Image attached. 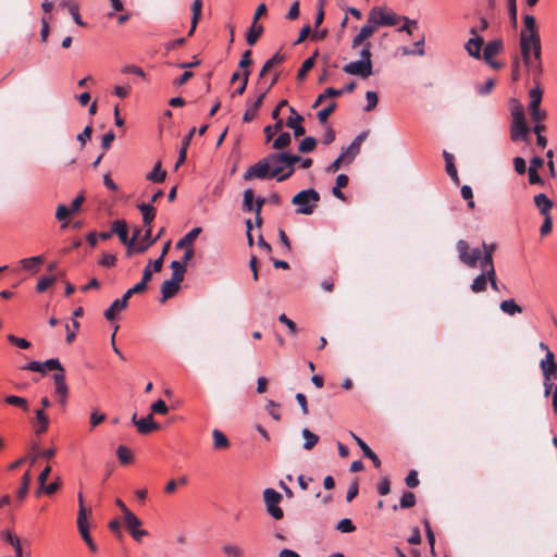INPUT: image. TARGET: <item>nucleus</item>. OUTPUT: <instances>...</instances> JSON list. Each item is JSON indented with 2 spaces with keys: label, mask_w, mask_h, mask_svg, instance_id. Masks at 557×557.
<instances>
[{
  "label": "nucleus",
  "mask_w": 557,
  "mask_h": 557,
  "mask_svg": "<svg viewBox=\"0 0 557 557\" xmlns=\"http://www.w3.org/2000/svg\"><path fill=\"white\" fill-rule=\"evenodd\" d=\"M222 550L227 557H242L243 555L242 548L234 544L224 545Z\"/></svg>",
  "instance_id": "774afa93"
},
{
  "label": "nucleus",
  "mask_w": 557,
  "mask_h": 557,
  "mask_svg": "<svg viewBox=\"0 0 557 557\" xmlns=\"http://www.w3.org/2000/svg\"><path fill=\"white\" fill-rule=\"evenodd\" d=\"M4 401L8 405L20 407L24 411H28L29 410L28 401H27V399H25L23 397L15 396V395H10V396H7L4 398Z\"/></svg>",
  "instance_id": "49530a36"
},
{
  "label": "nucleus",
  "mask_w": 557,
  "mask_h": 557,
  "mask_svg": "<svg viewBox=\"0 0 557 557\" xmlns=\"http://www.w3.org/2000/svg\"><path fill=\"white\" fill-rule=\"evenodd\" d=\"M73 214L71 212V209H69V207H66L65 205H59L57 207V210H55V219L60 222H63L61 227L62 228H65L67 226V218Z\"/></svg>",
  "instance_id": "a18cd8bd"
},
{
  "label": "nucleus",
  "mask_w": 557,
  "mask_h": 557,
  "mask_svg": "<svg viewBox=\"0 0 557 557\" xmlns=\"http://www.w3.org/2000/svg\"><path fill=\"white\" fill-rule=\"evenodd\" d=\"M267 177H271V171L269 163L267 162V158H263L253 165L249 166L244 174V178L246 181L255 178L263 180Z\"/></svg>",
  "instance_id": "9d476101"
},
{
  "label": "nucleus",
  "mask_w": 557,
  "mask_h": 557,
  "mask_svg": "<svg viewBox=\"0 0 557 557\" xmlns=\"http://www.w3.org/2000/svg\"><path fill=\"white\" fill-rule=\"evenodd\" d=\"M499 308L508 315H515L522 312V308L513 299L503 300Z\"/></svg>",
  "instance_id": "2f4dec72"
},
{
  "label": "nucleus",
  "mask_w": 557,
  "mask_h": 557,
  "mask_svg": "<svg viewBox=\"0 0 557 557\" xmlns=\"http://www.w3.org/2000/svg\"><path fill=\"white\" fill-rule=\"evenodd\" d=\"M124 522L135 541L140 542L141 537L147 535L145 530L139 529L141 521L134 513H128L127 517L124 518Z\"/></svg>",
  "instance_id": "4468645a"
},
{
  "label": "nucleus",
  "mask_w": 557,
  "mask_h": 557,
  "mask_svg": "<svg viewBox=\"0 0 557 557\" xmlns=\"http://www.w3.org/2000/svg\"><path fill=\"white\" fill-rule=\"evenodd\" d=\"M132 422L140 434H149L152 431L160 429V424L154 422L152 414H148L147 417L138 419L137 414L134 413L132 417Z\"/></svg>",
  "instance_id": "f8f14e48"
},
{
  "label": "nucleus",
  "mask_w": 557,
  "mask_h": 557,
  "mask_svg": "<svg viewBox=\"0 0 557 557\" xmlns=\"http://www.w3.org/2000/svg\"><path fill=\"white\" fill-rule=\"evenodd\" d=\"M138 209L143 214L145 226H149L154 219V208L149 203H140L138 205Z\"/></svg>",
  "instance_id": "e433bc0d"
},
{
  "label": "nucleus",
  "mask_w": 557,
  "mask_h": 557,
  "mask_svg": "<svg viewBox=\"0 0 557 557\" xmlns=\"http://www.w3.org/2000/svg\"><path fill=\"white\" fill-rule=\"evenodd\" d=\"M290 115L286 120V126L294 131V136L300 137L306 133L305 127L301 125L304 116L300 115L293 107H289Z\"/></svg>",
  "instance_id": "2eb2a0df"
},
{
  "label": "nucleus",
  "mask_w": 557,
  "mask_h": 557,
  "mask_svg": "<svg viewBox=\"0 0 557 557\" xmlns=\"http://www.w3.org/2000/svg\"><path fill=\"white\" fill-rule=\"evenodd\" d=\"M201 9H202V0H194V3L191 5V12H193L191 27L188 32L189 36L195 32L196 25L201 15Z\"/></svg>",
  "instance_id": "ea45409f"
},
{
  "label": "nucleus",
  "mask_w": 557,
  "mask_h": 557,
  "mask_svg": "<svg viewBox=\"0 0 557 557\" xmlns=\"http://www.w3.org/2000/svg\"><path fill=\"white\" fill-rule=\"evenodd\" d=\"M520 47L524 65L534 75L541 73V40L539 34H520Z\"/></svg>",
  "instance_id": "f257e3e1"
},
{
  "label": "nucleus",
  "mask_w": 557,
  "mask_h": 557,
  "mask_svg": "<svg viewBox=\"0 0 557 557\" xmlns=\"http://www.w3.org/2000/svg\"><path fill=\"white\" fill-rule=\"evenodd\" d=\"M366 99H367V104L364 107V111L370 112V111L374 110L379 102L376 92L371 91V90L367 91Z\"/></svg>",
  "instance_id": "680f3d73"
},
{
  "label": "nucleus",
  "mask_w": 557,
  "mask_h": 557,
  "mask_svg": "<svg viewBox=\"0 0 557 557\" xmlns=\"http://www.w3.org/2000/svg\"><path fill=\"white\" fill-rule=\"evenodd\" d=\"M87 515V509L79 510L77 515V528L83 540L90 536Z\"/></svg>",
  "instance_id": "5701e85b"
},
{
  "label": "nucleus",
  "mask_w": 557,
  "mask_h": 557,
  "mask_svg": "<svg viewBox=\"0 0 557 557\" xmlns=\"http://www.w3.org/2000/svg\"><path fill=\"white\" fill-rule=\"evenodd\" d=\"M376 29L377 28L374 26L373 23L367 22V24L363 25L360 28L359 33L352 38L351 48L355 49V48L359 47L360 45H362L363 41H366L369 37H371Z\"/></svg>",
  "instance_id": "dca6fc26"
},
{
  "label": "nucleus",
  "mask_w": 557,
  "mask_h": 557,
  "mask_svg": "<svg viewBox=\"0 0 557 557\" xmlns=\"http://www.w3.org/2000/svg\"><path fill=\"white\" fill-rule=\"evenodd\" d=\"M263 498L267 507V511L276 520L283 518L284 513L278 504L282 500V495L273 488H265L263 492Z\"/></svg>",
  "instance_id": "0eeeda50"
},
{
  "label": "nucleus",
  "mask_w": 557,
  "mask_h": 557,
  "mask_svg": "<svg viewBox=\"0 0 557 557\" xmlns=\"http://www.w3.org/2000/svg\"><path fill=\"white\" fill-rule=\"evenodd\" d=\"M275 124L272 126V125H268L264 127V135H265V138H267V141H270L272 140L274 134L278 131L282 129L283 127V121L282 120H275Z\"/></svg>",
  "instance_id": "bf43d9fd"
},
{
  "label": "nucleus",
  "mask_w": 557,
  "mask_h": 557,
  "mask_svg": "<svg viewBox=\"0 0 557 557\" xmlns=\"http://www.w3.org/2000/svg\"><path fill=\"white\" fill-rule=\"evenodd\" d=\"M416 504V496L411 492H405L400 497V508H411Z\"/></svg>",
  "instance_id": "69168bd1"
},
{
  "label": "nucleus",
  "mask_w": 557,
  "mask_h": 557,
  "mask_svg": "<svg viewBox=\"0 0 557 557\" xmlns=\"http://www.w3.org/2000/svg\"><path fill=\"white\" fill-rule=\"evenodd\" d=\"M253 198H255V195H253V191L251 189H246L244 191L243 209L245 211H249V212L253 211V209H255Z\"/></svg>",
  "instance_id": "13d9d810"
},
{
  "label": "nucleus",
  "mask_w": 557,
  "mask_h": 557,
  "mask_svg": "<svg viewBox=\"0 0 557 557\" xmlns=\"http://www.w3.org/2000/svg\"><path fill=\"white\" fill-rule=\"evenodd\" d=\"M35 419H36L35 432L37 434H42V433L47 432V430L49 428V418L42 409L36 410Z\"/></svg>",
  "instance_id": "a878e982"
},
{
  "label": "nucleus",
  "mask_w": 557,
  "mask_h": 557,
  "mask_svg": "<svg viewBox=\"0 0 557 557\" xmlns=\"http://www.w3.org/2000/svg\"><path fill=\"white\" fill-rule=\"evenodd\" d=\"M147 180L152 181L154 183H161L165 178V171L161 169V164L157 163L151 172L147 174Z\"/></svg>",
  "instance_id": "8fccbe9b"
},
{
  "label": "nucleus",
  "mask_w": 557,
  "mask_h": 557,
  "mask_svg": "<svg viewBox=\"0 0 557 557\" xmlns=\"http://www.w3.org/2000/svg\"><path fill=\"white\" fill-rule=\"evenodd\" d=\"M495 250V246L493 244L483 243V251H482V269H486L493 264V252Z\"/></svg>",
  "instance_id": "58836bf2"
},
{
  "label": "nucleus",
  "mask_w": 557,
  "mask_h": 557,
  "mask_svg": "<svg viewBox=\"0 0 557 557\" xmlns=\"http://www.w3.org/2000/svg\"><path fill=\"white\" fill-rule=\"evenodd\" d=\"M336 530L342 533H350L356 530V527L350 519L344 518L337 522Z\"/></svg>",
  "instance_id": "052dcab7"
},
{
  "label": "nucleus",
  "mask_w": 557,
  "mask_h": 557,
  "mask_svg": "<svg viewBox=\"0 0 557 557\" xmlns=\"http://www.w3.org/2000/svg\"><path fill=\"white\" fill-rule=\"evenodd\" d=\"M503 49V41L500 39H495L488 41L483 50V59L494 69H498L500 65L497 62L493 61V58L497 55Z\"/></svg>",
  "instance_id": "ddd939ff"
},
{
  "label": "nucleus",
  "mask_w": 557,
  "mask_h": 557,
  "mask_svg": "<svg viewBox=\"0 0 557 557\" xmlns=\"http://www.w3.org/2000/svg\"><path fill=\"white\" fill-rule=\"evenodd\" d=\"M200 233V227H194L176 243V249L184 250V255L181 260L176 261V293L181 288V282L184 280V275L186 273V264L194 256L193 244Z\"/></svg>",
  "instance_id": "7ed1b4c3"
},
{
  "label": "nucleus",
  "mask_w": 557,
  "mask_h": 557,
  "mask_svg": "<svg viewBox=\"0 0 557 557\" xmlns=\"http://www.w3.org/2000/svg\"><path fill=\"white\" fill-rule=\"evenodd\" d=\"M400 21L404 22V24L397 29L398 32H404L408 35H411L413 29L418 28V21L411 20L408 16L400 15Z\"/></svg>",
  "instance_id": "de8ad7c7"
},
{
  "label": "nucleus",
  "mask_w": 557,
  "mask_h": 557,
  "mask_svg": "<svg viewBox=\"0 0 557 557\" xmlns=\"http://www.w3.org/2000/svg\"><path fill=\"white\" fill-rule=\"evenodd\" d=\"M319 200V193L312 188H309L296 194L292 199V203L298 207L297 213L308 215L313 212Z\"/></svg>",
  "instance_id": "20e7f679"
},
{
  "label": "nucleus",
  "mask_w": 557,
  "mask_h": 557,
  "mask_svg": "<svg viewBox=\"0 0 557 557\" xmlns=\"http://www.w3.org/2000/svg\"><path fill=\"white\" fill-rule=\"evenodd\" d=\"M174 297V273L169 280H165L161 286L160 304H164L168 299Z\"/></svg>",
  "instance_id": "cd10ccee"
},
{
  "label": "nucleus",
  "mask_w": 557,
  "mask_h": 557,
  "mask_svg": "<svg viewBox=\"0 0 557 557\" xmlns=\"http://www.w3.org/2000/svg\"><path fill=\"white\" fill-rule=\"evenodd\" d=\"M511 116H512V121H525L524 109L517 101H512Z\"/></svg>",
  "instance_id": "e2e57ef3"
},
{
  "label": "nucleus",
  "mask_w": 557,
  "mask_h": 557,
  "mask_svg": "<svg viewBox=\"0 0 557 557\" xmlns=\"http://www.w3.org/2000/svg\"><path fill=\"white\" fill-rule=\"evenodd\" d=\"M42 366H44V373L47 370H57V372L64 371V368L58 358L48 359L45 362H42Z\"/></svg>",
  "instance_id": "338daca9"
},
{
  "label": "nucleus",
  "mask_w": 557,
  "mask_h": 557,
  "mask_svg": "<svg viewBox=\"0 0 557 557\" xmlns=\"http://www.w3.org/2000/svg\"><path fill=\"white\" fill-rule=\"evenodd\" d=\"M265 158L270 166L271 177H275L277 182H283L292 176L295 171L294 165L301 160V157L288 152H274Z\"/></svg>",
  "instance_id": "f03ea898"
},
{
  "label": "nucleus",
  "mask_w": 557,
  "mask_h": 557,
  "mask_svg": "<svg viewBox=\"0 0 557 557\" xmlns=\"http://www.w3.org/2000/svg\"><path fill=\"white\" fill-rule=\"evenodd\" d=\"M171 120H172V111L170 109L165 110L159 117V129L160 133L165 131L171 133Z\"/></svg>",
  "instance_id": "c03bdc74"
},
{
  "label": "nucleus",
  "mask_w": 557,
  "mask_h": 557,
  "mask_svg": "<svg viewBox=\"0 0 557 557\" xmlns=\"http://www.w3.org/2000/svg\"><path fill=\"white\" fill-rule=\"evenodd\" d=\"M170 246H171V242L169 240L164 244L161 256L158 259H156L154 261L149 262L152 272H159L162 269L163 258H164V255L168 252Z\"/></svg>",
  "instance_id": "864d4df0"
},
{
  "label": "nucleus",
  "mask_w": 557,
  "mask_h": 557,
  "mask_svg": "<svg viewBox=\"0 0 557 557\" xmlns=\"http://www.w3.org/2000/svg\"><path fill=\"white\" fill-rule=\"evenodd\" d=\"M540 367L543 372L544 379L548 380L547 377H555L557 371V363L541 362Z\"/></svg>",
  "instance_id": "0e129e2a"
},
{
  "label": "nucleus",
  "mask_w": 557,
  "mask_h": 557,
  "mask_svg": "<svg viewBox=\"0 0 557 557\" xmlns=\"http://www.w3.org/2000/svg\"><path fill=\"white\" fill-rule=\"evenodd\" d=\"M400 15L384 7H374L368 14V22L373 23L377 28L380 26H395L400 22Z\"/></svg>",
  "instance_id": "39448f33"
},
{
  "label": "nucleus",
  "mask_w": 557,
  "mask_h": 557,
  "mask_svg": "<svg viewBox=\"0 0 557 557\" xmlns=\"http://www.w3.org/2000/svg\"><path fill=\"white\" fill-rule=\"evenodd\" d=\"M366 133L359 134L347 148H344L342 150L343 156L347 157V162L352 161L355 157L359 153L361 143L366 139Z\"/></svg>",
  "instance_id": "a211bd4d"
},
{
  "label": "nucleus",
  "mask_w": 557,
  "mask_h": 557,
  "mask_svg": "<svg viewBox=\"0 0 557 557\" xmlns=\"http://www.w3.org/2000/svg\"><path fill=\"white\" fill-rule=\"evenodd\" d=\"M292 143V136L289 133L284 132L277 138L273 140L272 148L275 150H281L288 147Z\"/></svg>",
  "instance_id": "37998d69"
},
{
  "label": "nucleus",
  "mask_w": 557,
  "mask_h": 557,
  "mask_svg": "<svg viewBox=\"0 0 557 557\" xmlns=\"http://www.w3.org/2000/svg\"><path fill=\"white\" fill-rule=\"evenodd\" d=\"M534 203L543 216L550 215L554 203L545 194L534 196Z\"/></svg>",
  "instance_id": "412c9836"
},
{
  "label": "nucleus",
  "mask_w": 557,
  "mask_h": 557,
  "mask_svg": "<svg viewBox=\"0 0 557 557\" xmlns=\"http://www.w3.org/2000/svg\"><path fill=\"white\" fill-rule=\"evenodd\" d=\"M127 301L122 296V298L115 299L111 306L104 311V317L109 321H113L116 317V313L126 308Z\"/></svg>",
  "instance_id": "b1692460"
},
{
  "label": "nucleus",
  "mask_w": 557,
  "mask_h": 557,
  "mask_svg": "<svg viewBox=\"0 0 557 557\" xmlns=\"http://www.w3.org/2000/svg\"><path fill=\"white\" fill-rule=\"evenodd\" d=\"M317 146V140L314 137H311V136H308V137H305L299 146H298V150L302 153H308V152H311Z\"/></svg>",
  "instance_id": "603ef678"
},
{
  "label": "nucleus",
  "mask_w": 557,
  "mask_h": 557,
  "mask_svg": "<svg viewBox=\"0 0 557 557\" xmlns=\"http://www.w3.org/2000/svg\"><path fill=\"white\" fill-rule=\"evenodd\" d=\"M213 448L214 449H226L230 446V441L226 435L219 429L212 431Z\"/></svg>",
  "instance_id": "c756f323"
},
{
  "label": "nucleus",
  "mask_w": 557,
  "mask_h": 557,
  "mask_svg": "<svg viewBox=\"0 0 557 557\" xmlns=\"http://www.w3.org/2000/svg\"><path fill=\"white\" fill-rule=\"evenodd\" d=\"M530 97V103L529 107H536L541 104L542 101V90L539 85H536L534 88H532L529 91Z\"/></svg>",
  "instance_id": "4d7b16f0"
},
{
  "label": "nucleus",
  "mask_w": 557,
  "mask_h": 557,
  "mask_svg": "<svg viewBox=\"0 0 557 557\" xmlns=\"http://www.w3.org/2000/svg\"><path fill=\"white\" fill-rule=\"evenodd\" d=\"M348 184V176L346 174H339L336 177V185L333 187V195L341 200H345V195L341 191V188L346 187Z\"/></svg>",
  "instance_id": "c9c22d12"
},
{
  "label": "nucleus",
  "mask_w": 557,
  "mask_h": 557,
  "mask_svg": "<svg viewBox=\"0 0 557 557\" xmlns=\"http://www.w3.org/2000/svg\"><path fill=\"white\" fill-rule=\"evenodd\" d=\"M443 157L445 159V168H446V172H447L448 176L451 178V181L455 184L458 185L460 183V181H459V176L457 173V169L454 163V156L447 151H444Z\"/></svg>",
  "instance_id": "393cba45"
},
{
  "label": "nucleus",
  "mask_w": 557,
  "mask_h": 557,
  "mask_svg": "<svg viewBox=\"0 0 557 557\" xmlns=\"http://www.w3.org/2000/svg\"><path fill=\"white\" fill-rule=\"evenodd\" d=\"M459 260L469 268H475L478 262H482V250L479 248L470 249L468 243L460 239L456 244Z\"/></svg>",
  "instance_id": "423d86ee"
},
{
  "label": "nucleus",
  "mask_w": 557,
  "mask_h": 557,
  "mask_svg": "<svg viewBox=\"0 0 557 557\" xmlns=\"http://www.w3.org/2000/svg\"><path fill=\"white\" fill-rule=\"evenodd\" d=\"M301 435L305 440L302 448L306 450H311L319 442V436L311 432L309 429H304L301 431Z\"/></svg>",
  "instance_id": "72a5a7b5"
},
{
  "label": "nucleus",
  "mask_w": 557,
  "mask_h": 557,
  "mask_svg": "<svg viewBox=\"0 0 557 557\" xmlns=\"http://www.w3.org/2000/svg\"><path fill=\"white\" fill-rule=\"evenodd\" d=\"M57 281V275H47V276H42L38 280L37 282V285H36V290L38 293H42L45 292L48 287H50L51 285L54 284V282Z\"/></svg>",
  "instance_id": "3c124183"
},
{
  "label": "nucleus",
  "mask_w": 557,
  "mask_h": 557,
  "mask_svg": "<svg viewBox=\"0 0 557 557\" xmlns=\"http://www.w3.org/2000/svg\"><path fill=\"white\" fill-rule=\"evenodd\" d=\"M523 22L524 29L521 32V34H539L536 29L535 17L533 15H524Z\"/></svg>",
  "instance_id": "5fc2aeb1"
},
{
  "label": "nucleus",
  "mask_w": 557,
  "mask_h": 557,
  "mask_svg": "<svg viewBox=\"0 0 557 557\" xmlns=\"http://www.w3.org/2000/svg\"><path fill=\"white\" fill-rule=\"evenodd\" d=\"M116 455L122 465H128L133 461L131 449L124 445L117 447Z\"/></svg>",
  "instance_id": "09e8293b"
},
{
  "label": "nucleus",
  "mask_w": 557,
  "mask_h": 557,
  "mask_svg": "<svg viewBox=\"0 0 557 557\" xmlns=\"http://www.w3.org/2000/svg\"><path fill=\"white\" fill-rule=\"evenodd\" d=\"M317 55H318V51H315L312 57L306 59L302 62L300 69L298 70V73H297L298 79H300V81L304 79L306 77L307 73L313 67L314 60H315Z\"/></svg>",
  "instance_id": "a19ab883"
},
{
  "label": "nucleus",
  "mask_w": 557,
  "mask_h": 557,
  "mask_svg": "<svg viewBox=\"0 0 557 557\" xmlns=\"http://www.w3.org/2000/svg\"><path fill=\"white\" fill-rule=\"evenodd\" d=\"M22 264V268L26 271L36 273L39 269V267L44 263V257L42 256H35L30 258H25L20 261Z\"/></svg>",
  "instance_id": "bb28decb"
},
{
  "label": "nucleus",
  "mask_w": 557,
  "mask_h": 557,
  "mask_svg": "<svg viewBox=\"0 0 557 557\" xmlns=\"http://www.w3.org/2000/svg\"><path fill=\"white\" fill-rule=\"evenodd\" d=\"M262 33H263V26L259 25L258 23L252 22L250 28L248 29V32L246 34L247 44L249 46H253L258 41V39L262 35Z\"/></svg>",
  "instance_id": "7c9ffc66"
},
{
  "label": "nucleus",
  "mask_w": 557,
  "mask_h": 557,
  "mask_svg": "<svg viewBox=\"0 0 557 557\" xmlns=\"http://www.w3.org/2000/svg\"><path fill=\"white\" fill-rule=\"evenodd\" d=\"M111 233L116 234L121 243L128 247L131 239L128 238L127 227L124 221L115 220L112 223Z\"/></svg>",
  "instance_id": "4be33fe9"
},
{
  "label": "nucleus",
  "mask_w": 557,
  "mask_h": 557,
  "mask_svg": "<svg viewBox=\"0 0 557 557\" xmlns=\"http://www.w3.org/2000/svg\"><path fill=\"white\" fill-rule=\"evenodd\" d=\"M265 95H267V91L260 92V95L257 97L256 100H253L252 102L247 104L248 108L246 109V111L243 115L244 122H251L256 117L257 112H258L259 108L261 107Z\"/></svg>",
  "instance_id": "6ab92c4d"
},
{
  "label": "nucleus",
  "mask_w": 557,
  "mask_h": 557,
  "mask_svg": "<svg viewBox=\"0 0 557 557\" xmlns=\"http://www.w3.org/2000/svg\"><path fill=\"white\" fill-rule=\"evenodd\" d=\"M343 71L349 75L367 78L373 74V63L372 61L356 60L345 64Z\"/></svg>",
  "instance_id": "6e6552de"
},
{
  "label": "nucleus",
  "mask_w": 557,
  "mask_h": 557,
  "mask_svg": "<svg viewBox=\"0 0 557 557\" xmlns=\"http://www.w3.org/2000/svg\"><path fill=\"white\" fill-rule=\"evenodd\" d=\"M351 437L355 440V442L357 443V445L360 447V449L362 450L364 457L369 458L372 460L373 465L375 468H380L381 466V460L379 459V457L376 456V454L368 446V444L366 442H363L359 436H357L355 433H350Z\"/></svg>",
  "instance_id": "aec40b11"
},
{
  "label": "nucleus",
  "mask_w": 557,
  "mask_h": 557,
  "mask_svg": "<svg viewBox=\"0 0 557 557\" xmlns=\"http://www.w3.org/2000/svg\"><path fill=\"white\" fill-rule=\"evenodd\" d=\"M335 108H336V102L331 101L325 108L320 110L317 114L319 122L321 124L326 123L330 114L335 110Z\"/></svg>",
  "instance_id": "6e6d98bb"
},
{
  "label": "nucleus",
  "mask_w": 557,
  "mask_h": 557,
  "mask_svg": "<svg viewBox=\"0 0 557 557\" xmlns=\"http://www.w3.org/2000/svg\"><path fill=\"white\" fill-rule=\"evenodd\" d=\"M52 379L54 383V394L64 393L65 391H69V387L65 382V370L61 372H55L52 375Z\"/></svg>",
  "instance_id": "f704fd0d"
},
{
  "label": "nucleus",
  "mask_w": 557,
  "mask_h": 557,
  "mask_svg": "<svg viewBox=\"0 0 557 557\" xmlns=\"http://www.w3.org/2000/svg\"><path fill=\"white\" fill-rule=\"evenodd\" d=\"M488 281L487 271L483 270L481 274H479L471 284V290L473 293H481L486 289V284Z\"/></svg>",
  "instance_id": "473e14b6"
},
{
  "label": "nucleus",
  "mask_w": 557,
  "mask_h": 557,
  "mask_svg": "<svg viewBox=\"0 0 557 557\" xmlns=\"http://www.w3.org/2000/svg\"><path fill=\"white\" fill-rule=\"evenodd\" d=\"M529 128L525 121H511L510 137L511 140H527Z\"/></svg>",
  "instance_id": "f3484780"
},
{
  "label": "nucleus",
  "mask_w": 557,
  "mask_h": 557,
  "mask_svg": "<svg viewBox=\"0 0 557 557\" xmlns=\"http://www.w3.org/2000/svg\"><path fill=\"white\" fill-rule=\"evenodd\" d=\"M140 231L137 230L133 237L129 240L127 256L131 257L133 253H141L144 252L151 244L150 239L151 231L147 230L145 233V237L139 239Z\"/></svg>",
  "instance_id": "1a4fd4ad"
},
{
  "label": "nucleus",
  "mask_w": 557,
  "mask_h": 557,
  "mask_svg": "<svg viewBox=\"0 0 557 557\" xmlns=\"http://www.w3.org/2000/svg\"><path fill=\"white\" fill-rule=\"evenodd\" d=\"M283 60H284V57L281 55L278 52H276L272 58L267 60V62L263 64L261 71L259 73V76L263 77L268 71L273 69L276 64L282 63Z\"/></svg>",
  "instance_id": "79ce46f5"
},
{
  "label": "nucleus",
  "mask_w": 557,
  "mask_h": 557,
  "mask_svg": "<svg viewBox=\"0 0 557 557\" xmlns=\"http://www.w3.org/2000/svg\"><path fill=\"white\" fill-rule=\"evenodd\" d=\"M344 94V90H337L333 87L326 88L319 97L315 99L313 103V108L319 107L324 100H329V98L338 97Z\"/></svg>",
  "instance_id": "4c0bfd02"
},
{
  "label": "nucleus",
  "mask_w": 557,
  "mask_h": 557,
  "mask_svg": "<svg viewBox=\"0 0 557 557\" xmlns=\"http://www.w3.org/2000/svg\"><path fill=\"white\" fill-rule=\"evenodd\" d=\"M472 37L465 44V50L474 59H481V49L483 46V38L480 37L474 27L470 28Z\"/></svg>",
  "instance_id": "9b49d317"
},
{
  "label": "nucleus",
  "mask_w": 557,
  "mask_h": 557,
  "mask_svg": "<svg viewBox=\"0 0 557 557\" xmlns=\"http://www.w3.org/2000/svg\"><path fill=\"white\" fill-rule=\"evenodd\" d=\"M200 61L196 60L194 62H183L176 64V67L185 70L184 73L176 79V85L185 84L193 76V72L189 69L198 65Z\"/></svg>",
  "instance_id": "c85d7f7f"
}]
</instances>
